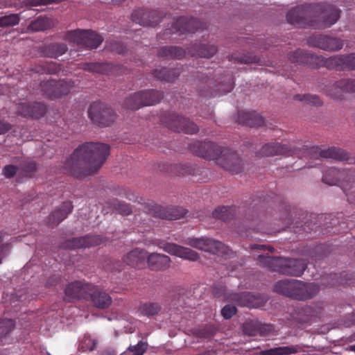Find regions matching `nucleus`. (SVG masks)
<instances>
[{"label": "nucleus", "mask_w": 355, "mask_h": 355, "mask_svg": "<svg viewBox=\"0 0 355 355\" xmlns=\"http://www.w3.org/2000/svg\"><path fill=\"white\" fill-rule=\"evenodd\" d=\"M293 99L295 101H303L307 104L320 106L322 105V101L320 98L315 94H296L294 96Z\"/></svg>", "instance_id": "43"}, {"label": "nucleus", "mask_w": 355, "mask_h": 355, "mask_svg": "<svg viewBox=\"0 0 355 355\" xmlns=\"http://www.w3.org/2000/svg\"><path fill=\"white\" fill-rule=\"evenodd\" d=\"M304 152L301 153L296 146L291 147L286 144H280L279 143H269L263 145L260 150L257 152L259 157H270L277 155H296L302 157L310 155L311 157H318L332 159L337 161H346L351 163L353 159L349 157L347 152L343 149L331 147L325 150H321L317 146L303 148Z\"/></svg>", "instance_id": "3"}, {"label": "nucleus", "mask_w": 355, "mask_h": 355, "mask_svg": "<svg viewBox=\"0 0 355 355\" xmlns=\"http://www.w3.org/2000/svg\"><path fill=\"white\" fill-rule=\"evenodd\" d=\"M302 347L300 345H291L277 347L270 349H263L259 352V355H291L298 353L301 351Z\"/></svg>", "instance_id": "35"}, {"label": "nucleus", "mask_w": 355, "mask_h": 355, "mask_svg": "<svg viewBox=\"0 0 355 355\" xmlns=\"http://www.w3.org/2000/svg\"><path fill=\"white\" fill-rule=\"evenodd\" d=\"M109 145L99 142H85L78 146L64 163L66 172L82 179L97 172L110 155Z\"/></svg>", "instance_id": "1"}, {"label": "nucleus", "mask_w": 355, "mask_h": 355, "mask_svg": "<svg viewBox=\"0 0 355 355\" xmlns=\"http://www.w3.org/2000/svg\"><path fill=\"white\" fill-rule=\"evenodd\" d=\"M12 128V125L2 119H0V135H4L10 130Z\"/></svg>", "instance_id": "53"}, {"label": "nucleus", "mask_w": 355, "mask_h": 355, "mask_svg": "<svg viewBox=\"0 0 355 355\" xmlns=\"http://www.w3.org/2000/svg\"><path fill=\"white\" fill-rule=\"evenodd\" d=\"M4 3L2 0H0V10L3 7Z\"/></svg>", "instance_id": "60"}, {"label": "nucleus", "mask_w": 355, "mask_h": 355, "mask_svg": "<svg viewBox=\"0 0 355 355\" xmlns=\"http://www.w3.org/2000/svg\"><path fill=\"white\" fill-rule=\"evenodd\" d=\"M332 60L335 62V69L336 70L355 69V53L335 55Z\"/></svg>", "instance_id": "34"}, {"label": "nucleus", "mask_w": 355, "mask_h": 355, "mask_svg": "<svg viewBox=\"0 0 355 355\" xmlns=\"http://www.w3.org/2000/svg\"><path fill=\"white\" fill-rule=\"evenodd\" d=\"M64 39L87 49H96L103 41V37L94 31L79 29L67 31L64 35Z\"/></svg>", "instance_id": "11"}, {"label": "nucleus", "mask_w": 355, "mask_h": 355, "mask_svg": "<svg viewBox=\"0 0 355 355\" xmlns=\"http://www.w3.org/2000/svg\"><path fill=\"white\" fill-rule=\"evenodd\" d=\"M51 26V21L48 17L40 16L29 24L27 31L28 32L42 31L50 28Z\"/></svg>", "instance_id": "40"}, {"label": "nucleus", "mask_w": 355, "mask_h": 355, "mask_svg": "<svg viewBox=\"0 0 355 355\" xmlns=\"http://www.w3.org/2000/svg\"><path fill=\"white\" fill-rule=\"evenodd\" d=\"M193 217H197V218H199V219H200V220H204V218H203L202 216H200V214H198L196 216H193Z\"/></svg>", "instance_id": "57"}, {"label": "nucleus", "mask_w": 355, "mask_h": 355, "mask_svg": "<svg viewBox=\"0 0 355 355\" xmlns=\"http://www.w3.org/2000/svg\"><path fill=\"white\" fill-rule=\"evenodd\" d=\"M271 330H272V326L271 325L264 324V325H261L259 327V331L261 332H269Z\"/></svg>", "instance_id": "56"}, {"label": "nucleus", "mask_w": 355, "mask_h": 355, "mask_svg": "<svg viewBox=\"0 0 355 355\" xmlns=\"http://www.w3.org/2000/svg\"><path fill=\"white\" fill-rule=\"evenodd\" d=\"M288 60L293 63L301 65H307L309 67L317 69L325 67L329 69H335L334 56L324 58L321 55L309 53L302 49H297L288 55Z\"/></svg>", "instance_id": "8"}, {"label": "nucleus", "mask_w": 355, "mask_h": 355, "mask_svg": "<svg viewBox=\"0 0 355 355\" xmlns=\"http://www.w3.org/2000/svg\"><path fill=\"white\" fill-rule=\"evenodd\" d=\"M160 121L166 127L175 132L192 135L196 133L199 130L198 125L193 121L173 112L162 114Z\"/></svg>", "instance_id": "14"}, {"label": "nucleus", "mask_w": 355, "mask_h": 355, "mask_svg": "<svg viewBox=\"0 0 355 355\" xmlns=\"http://www.w3.org/2000/svg\"><path fill=\"white\" fill-rule=\"evenodd\" d=\"M257 260L260 266L270 271L295 277H300L303 274L308 263L302 259H286L263 254L259 255Z\"/></svg>", "instance_id": "5"}, {"label": "nucleus", "mask_w": 355, "mask_h": 355, "mask_svg": "<svg viewBox=\"0 0 355 355\" xmlns=\"http://www.w3.org/2000/svg\"><path fill=\"white\" fill-rule=\"evenodd\" d=\"M92 284L85 281H74L67 284L64 293L71 299L87 300Z\"/></svg>", "instance_id": "26"}, {"label": "nucleus", "mask_w": 355, "mask_h": 355, "mask_svg": "<svg viewBox=\"0 0 355 355\" xmlns=\"http://www.w3.org/2000/svg\"><path fill=\"white\" fill-rule=\"evenodd\" d=\"M36 169V163L34 161L24 159L19 164V170L26 177H32Z\"/></svg>", "instance_id": "44"}, {"label": "nucleus", "mask_w": 355, "mask_h": 355, "mask_svg": "<svg viewBox=\"0 0 355 355\" xmlns=\"http://www.w3.org/2000/svg\"><path fill=\"white\" fill-rule=\"evenodd\" d=\"M19 170V166H14V165H11V164H9V165H6L5 166H3V169H2V174L6 178H13L17 171Z\"/></svg>", "instance_id": "47"}, {"label": "nucleus", "mask_w": 355, "mask_h": 355, "mask_svg": "<svg viewBox=\"0 0 355 355\" xmlns=\"http://www.w3.org/2000/svg\"><path fill=\"white\" fill-rule=\"evenodd\" d=\"M323 92L331 99L342 101L344 98V94L355 93V79H340L325 86Z\"/></svg>", "instance_id": "16"}, {"label": "nucleus", "mask_w": 355, "mask_h": 355, "mask_svg": "<svg viewBox=\"0 0 355 355\" xmlns=\"http://www.w3.org/2000/svg\"><path fill=\"white\" fill-rule=\"evenodd\" d=\"M207 24L205 23L202 22L196 18L181 17L176 20L171 29L166 30V34L175 33H180V34L194 33L198 29L205 28Z\"/></svg>", "instance_id": "21"}, {"label": "nucleus", "mask_w": 355, "mask_h": 355, "mask_svg": "<svg viewBox=\"0 0 355 355\" xmlns=\"http://www.w3.org/2000/svg\"><path fill=\"white\" fill-rule=\"evenodd\" d=\"M114 208L118 213L123 216H128L132 213L130 207L126 203L119 202L114 205Z\"/></svg>", "instance_id": "48"}, {"label": "nucleus", "mask_w": 355, "mask_h": 355, "mask_svg": "<svg viewBox=\"0 0 355 355\" xmlns=\"http://www.w3.org/2000/svg\"><path fill=\"white\" fill-rule=\"evenodd\" d=\"M189 53L192 56H199L202 58H211L217 51V49L214 45H207L201 43H194L188 49Z\"/></svg>", "instance_id": "32"}, {"label": "nucleus", "mask_w": 355, "mask_h": 355, "mask_svg": "<svg viewBox=\"0 0 355 355\" xmlns=\"http://www.w3.org/2000/svg\"><path fill=\"white\" fill-rule=\"evenodd\" d=\"M87 301H90L92 304L98 309H106L112 303L110 294L94 284L89 292Z\"/></svg>", "instance_id": "25"}, {"label": "nucleus", "mask_w": 355, "mask_h": 355, "mask_svg": "<svg viewBox=\"0 0 355 355\" xmlns=\"http://www.w3.org/2000/svg\"><path fill=\"white\" fill-rule=\"evenodd\" d=\"M146 349L147 345L143 342H139L137 345L129 347L130 351L133 352V355H143Z\"/></svg>", "instance_id": "49"}, {"label": "nucleus", "mask_w": 355, "mask_h": 355, "mask_svg": "<svg viewBox=\"0 0 355 355\" xmlns=\"http://www.w3.org/2000/svg\"><path fill=\"white\" fill-rule=\"evenodd\" d=\"M153 74L157 80L173 83L180 76V71L179 69H169L163 67L160 69L154 70Z\"/></svg>", "instance_id": "36"}, {"label": "nucleus", "mask_w": 355, "mask_h": 355, "mask_svg": "<svg viewBox=\"0 0 355 355\" xmlns=\"http://www.w3.org/2000/svg\"><path fill=\"white\" fill-rule=\"evenodd\" d=\"M273 289L275 292L284 296L296 300L305 301L317 295L320 291V286L315 283L286 279L276 282Z\"/></svg>", "instance_id": "6"}, {"label": "nucleus", "mask_w": 355, "mask_h": 355, "mask_svg": "<svg viewBox=\"0 0 355 355\" xmlns=\"http://www.w3.org/2000/svg\"><path fill=\"white\" fill-rule=\"evenodd\" d=\"M15 322L12 319L0 320V338L9 334L15 327Z\"/></svg>", "instance_id": "46"}, {"label": "nucleus", "mask_w": 355, "mask_h": 355, "mask_svg": "<svg viewBox=\"0 0 355 355\" xmlns=\"http://www.w3.org/2000/svg\"><path fill=\"white\" fill-rule=\"evenodd\" d=\"M103 242V239L99 235L85 236L78 238H73L67 241L65 248L69 249H78L89 248L100 245Z\"/></svg>", "instance_id": "27"}, {"label": "nucleus", "mask_w": 355, "mask_h": 355, "mask_svg": "<svg viewBox=\"0 0 355 355\" xmlns=\"http://www.w3.org/2000/svg\"><path fill=\"white\" fill-rule=\"evenodd\" d=\"M157 245L166 252L185 260L196 261L200 257L194 250L175 243L162 241Z\"/></svg>", "instance_id": "22"}, {"label": "nucleus", "mask_w": 355, "mask_h": 355, "mask_svg": "<svg viewBox=\"0 0 355 355\" xmlns=\"http://www.w3.org/2000/svg\"><path fill=\"white\" fill-rule=\"evenodd\" d=\"M251 249L252 250H268L270 252H272L274 250V248L270 245L266 246L265 245H259V244L252 245Z\"/></svg>", "instance_id": "54"}, {"label": "nucleus", "mask_w": 355, "mask_h": 355, "mask_svg": "<svg viewBox=\"0 0 355 355\" xmlns=\"http://www.w3.org/2000/svg\"><path fill=\"white\" fill-rule=\"evenodd\" d=\"M188 148L195 155L209 160H215L223 169L237 174L242 171V161L238 154L227 148H223L213 142H191Z\"/></svg>", "instance_id": "4"}, {"label": "nucleus", "mask_w": 355, "mask_h": 355, "mask_svg": "<svg viewBox=\"0 0 355 355\" xmlns=\"http://www.w3.org/2000/svg\"><path fill=\"white\" fill-rule=\"evenodd\" d=\"M184 244L218 256L230 257L233 252L222 242L208 238H187Z\"/></svg>", "instance_id": "10"}, {"label": "nucleus", "mask_w": 355, "mask_h": 355, "mask_svg": "<svg viewBox=\"0 0 355 355\" xmlns=\"http://www.w3.org/2000/svg\"><path fill=\"white\" fill-rule=\"evenodd\" d=\"M235 209L233 207H218L212 212V217L227 221L233 218Z\"/></svg>", "instance_id": "41"}, {"label": "nucleus", "mask_w": 355, "mask_h": 355, "mask_svg": "<svg viewBox=\"0 0 355 355\" xmlns=\"http://www.w3.org/2000/svg\"><path fill=\"white\" fill-rule=\"evenodd\" d=\"M62 69L61 65L55 62L37 64L32 70L37 73L56 74Z\"/></svg>", "instance_id": "38"}, {"label": "nucleus", "mask_w": 355, "mask_h": 355, "mask_svg": "<svg viewBox=\"0 0 355 355\" xmlns=\"http://www.w3.org/2000/svg\"><path fill=\"white\" fill-rule=\"evenodd\" d=\"M164 97L162 91L155 89L142 90L130 95L125 100L124 105L130 110H136L144 106L158 103Z\"/></svg>", "instance_id": "9"}, {"label": "nucleus", "mask_w": 355, "mask_h": 355, "mask_svg": "<svg viewBox=\"0 0 355 355\" xmlns=\"http://www.w3.org/2000/svg\"><path fill=\"white\" fill-rule=\"evenodd\" d=\"M105 48L112 52L123 54L127 51L125 46L121 42L114 39H110L106 41Z\"/></svg>", "instance_id": "45"}, {"label": "nucleus", "mask_w": 355, "mask_h": 355, "mask_svg": "<svg viewBox=\"0 0 355 355\" xmlns=\"http://www.w3.org/2000/svg\"><path fill=\"white\" fill-rule=\"evenodd\" d=\"M147 254L145 250L135 248L125 255L123 261L128 266L141 268L146 264Z\"/></svg>", "instance_id": "29"}, {"label": "nucleus", "mask_w": 355, "mask_h": 355, "mask_svg": "<svg viewBox=\"0 0 355 355\" xmlns=\"http://www.w3.org/2000/svg\"><path fill=\"white\" fill-rule=\"evenodd\" d=\"M161 309V305L158 302H146L140 303L138 312L141 315L151 317L157 314Z\"/></svg>", "instance_id": "39"}, {"label": "nucleus", "mask_w": 355, "mask_h": 355, "mask_svg": "<svg viewBox=\"0 0 355 355\" xmlns=\"http://www.w3.org/2000/svg\"><path fill=\"white\" fill-rule=\"evenodd\" d=\"M340 10L324 3L301 5L291 9L286 15L287 21L297 27L324 29L336 24Z\"/></svg>", "instance_id": "2"}, {"label": "nucleus", "mask_w": 355, "mask_h": 355, "mask_svg": "<svg viewBox=\"0 0 355 355\" xmlns=\"http://www.w3.org/2000/svg\"><path fill=\"white\" fill-rule=\"evenodd\" d=\"M185 55V51L178 46H163L157 51V55L167 59H182Z\"/></svg>", "instance_id": "37"}, {"label": "nucleus", "mask_w": 355, "mask_h": 355, "mask_svg": "<svg viewBox=\"0 0 355 355\" xmlns=\"http://www.w3.org/2000/svg\"><path fill=\"white\" fill-rule=\"evenodd\" d=\"M91 121L100 127H108L115 121L116 115L111 107L102 102L92 103L88 109Z\"/></svg>", "instance_id": "12"}, {"label": "nucleus", "mask_w": 355, "mask_h": 355, "mask_svg": "<svg viewBox=\"0 0 355 355\" xmlns=\"http://www.w3.org/2000/svg\"><path fill=\"white\" fill-rule=\"evenodd\" d=\"M21 20L20 14L10 13L0 17V27L7 28L19 24Z\"/></svg>", "instance_id": "42"}, {"label": "nucleus", "mask_w": 355, "mask_h": 355, "mask_svg": "<svg viewBox=\"0 0 355 355\" xmlns=\"http://www.w3.org/2000/svg\"><path fill=\"white\" fill-rule=\"evenodd\" d=\"M212 293L215 297L220 298L223 301L232 300L241 306L254 307V295L250 292L229 293L226 286L221 284H215L212 288Z\"/></svg>", "instance_id": "13"}, {"label": "nucleus", "mask_w": 355, "mask_h": 355, "mask_svg": "<svg viewBox=\"0 0 355 355\" xmlns=\"http://www.w3.org/2000/svg\"><path fill=\"white\" fill-rule=\"evenodd\" d=\"M73 206L72 202L67 201L53 211L48 218V224L52 227L58 225L72 211Z\"/></svg>", "instance_id": "30"}, {"label": "nucleus", "mask_w": 355, "mask_h": 355, "mask_svg": "<svg viewBox=\"0 0 355 355\" xmlns=\"http://www.w3.org/2000/svg\"><path fill=\"white\" fill-rule=\"evenodd\" d=\"M1 241H2V239H1V238L0 237V243H1Z\"/></svg>", "instance_id": "62"}, {"label": "nucleus", "mask_w": 355, "mask_h": 355, "mask_svg": "<svg viewBox=\"0 0 355 355\" xmlns=\"http://www.w3.org/2000/svg\"><path fill=\"white\" fill-rule=\"evenodd\" d=\"M68 51V46L64 43H51L44 46L41 52L45 57L57 58Z\"/></svg>", "instance_id": "33"}, {"label": "nucleus", "mask_w": 355, "mask_h": 355, "mask_svg": "<svg viewBox=\"0 0 355 355\" xmlns=\"http://www.w3.org/2000/svg\"><path fill=\"white\" fill-rule=\"evenodd\" d=\"M236 313V308L230 304L225 305L221 309V315L225 319L231 318Z\"/></svg>", "instance_id": "50"}, {"label": "nucleus", "mask_w": 355, "mask_h": 355, "mask_svg": "<svg viewBox=\"0 0 355 355\" xmlns=\"http://www.w3.org/2000/svg\"><path fill=\"white\" fill-rule=\"evenodd\" d=\"M146 261L149 268L154 271H163L171 266V258L165 254L159 253H151L147 254Z\"/></svg>", "instance_id": "28"}, {"label": "nucleus", "mask_w": 355, "mask_h": 355, "mask_svg": "<svg viewBox=\"0 0 355 355\" xmlns=\"http://www.w3.org/2000/svg\"><path fill=\"white\" fill-rule=\"evenodd\" d=\"M258 47H259V49H262V47H261V46H259ZM263 49L264 50H266V49H268V47L265 46H263Z\"/></svg>", "instance_id": "61"}, {"label": "nucleus", "mask_w": 355, "mask_h": 355, "mask_svg": "<svg viewBox=\"0 0 355 355\" xmlns=\"http://www.w3.org/2000/svg\"><path fill=\"white\" fill-rule=\"evenodd\" d=\"M349 349H350V350H351V351H353V352H355V345H351V346L349 347Z\"/></svg>", "instance_id": "59"}, {"label": "nucleus", "mask_w": 355, "mask_h": 355, "mask_svg": "<svg viewBox=\"0 0 355 355\" xmlns=\"http://www.w3.org/2000/svg\"><path fill=\"white\" fill-rule=\"evenodd\" d=\"M332 280H334V279H337V275L336 274H334L333 275V277L331 278ZM349 283L347 282V280H345V282L343 281V279H340V280L339 282H338V280H336V282H333L329 284V286H336L338 284H348Z\"/></svg>", "instance_id": "55"}, {"label": "nucleus", "mask_w": 355, "mask_h": 355, "mask_svg": "<svg viewBox=\"0 0 355 355\" xmlns=\"http://www.w3.org/2000/svg\"><path fill=\"white\" fill-rule=\"evenodd\" d=\"M147 212L154 218L166 220H178L187 215L188 211L180 207H164L153 202L147 205Z\"/></svg>", "instance_id": "17"}, {"label": "nucleus", "mask_w": 355, "mask_h": 355, "mask_svg": "<svg viewBox=\"0 0 355 355\" xmlns=\"http://www.w3.org/2000/svg\"><path fill=\"white\" fill-rule=\"evenodd\" d=\"M96 343L90 338H85L80 344V347L84 350L92 351L96 347Z\"/></svg>", "instance_id": "51"}, {"label": "nucleus", "mask_w": 355, "mask_h": 355, "mask_svg": "<svg viewBox=\"0 0 355 355\" xmlns=\"http://www.w3.org/2000/svg\"><path fill=\"white\" fill-rule=\"evenodd\" d=\"M233 78L231 75H226L223 80L218 81L216 85V89H211L212 83L209 80L206 81L205 85L202 87L200 90V94L204 97L213 98L217 96H221L230 92L233 89Z\"/></svg>", "instance_id": "20"}, {"label": "nucleus", "mask_w": 355, "mask_h": 355, "mask_svg": "<svg viewBox=\"0 0 355 355\" xmlns=\"http://www.w3.org/2000/svg\"><path fill=\"white\" fill-rule=\"evenodd\" d=\"M15 112L18 116L26 119H38L44 116L46 112V105L41 102H21L15 105Z\"/></svg>", "instance_id": "18"}, {"label": "nucleus", "mask_w": 355, "mask_h": 355, "mask_svg": "<svg viewBox=\"0 0 355 355\" xmlns=\"http://www.w3.org/2000/svg\"><path fill=\"white\" fill-rule=\"evenodd\" d=\"M237 121L250 127H259L264 123L263 118L254 111H239Z\"/></svg>", "instance_id": "31"}, {"label": "nucleus", "mask_w": 355, "mask_h": 355, "mask_svg": "<svg viewBox=\"0 0 355 355\" xmlns=\"http://www.w3.org/2000/svg\"><path fill=\"white\" fill-rule=\"evenodd\" d=\"M307 44L327 51H338L344 45L343 41L339 38L324 35H315L309 37L306 40Z\"/></svg>", "instance_id": "19"}, {"label": "nucleus", "mask_w": 355, "mask_h": 355, "mask_svg": "<svg viewBox=\"0 0 355 355\" xmlns=\"http://www.w3.org/2000/svg\"><path fill=\"white\" fill-rule=\"evenodd\" d=\"M131 18L132 21L143 26H155L161 22L162 15L157 10L137 9L133 10Z\"/></svg>", "instance_id": "24"}, {"label": "nucleus", "mask_w": 355, "mask_h": 355, "mask_svg": "<svg viewBox=\"0 0 355 355\" xmlns=\"http://www.w3.org/2000/svg\"><path fill=\"white\" fill-rule=\"evenodd\" d=\"M324 183L329 185H338L345 193L347 200L355 204V169H343L336 168H328L322 177Z\"/></svg>", "instance_id": "7"}, {"label": "nucleus", "mask_w": 355, "mask_h": 355, "mask_svg": "<svg viewBox=\"0 0 355 355\" xmlns=\"http://www.w3.org/2000/svg\"><path fill=\"white\" fill-rule=\"evenodd\" d=\"M81 68L89 72L107 75H121L125 73L127 69L120 64L100 62H86L82 64Z\"/></svg>", "instance_id": "23"}, {"label": "nucleus", "mask_w": 355, "mask_h": 355, "mask_svg": "<svg viewBox=\"0 0 355 355\" xmlns=\"http://www.w3.org/2000/svg\"><path fill=\"white\" fill-rule=\"evenodd\" d=\"M234 59L240 63H255L259 61V58L255 56H243L235 58Z\"/></svg>", "instance_id": "52"}, {"label": "nucleus", "mask_w": 355, "mask_h": 355, "mask_svg": "<svg viewBox=\"0 0 355 355\" xmlns=\"http://www.w3.org/2000/svg\"><path fill=\"white\" fill-rule=\"evenodd\" d=\"M73 86L74 83L71 80H49L41 82L40 85L42 95L52 100L67 96Z\"/></svg>", "instance_id": "15"}, {"label": "nucleus", "mask_w": 355, "mask_h": 355, "mask_svg": "<svg viewBox=\"0 0 355 355\" xmlns=\"http://www.w3.org/2000/svg\"><path fill=\"white\" fill-rule=\"evenodd\" d=\"M2 252H3V248L1 246H0V263H1V260H2V258H1Z\"/></svg>", "instance_id": "58"}]
</instances>
